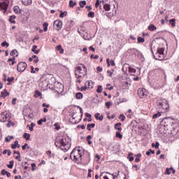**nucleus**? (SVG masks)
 <instances>
[{"label": "nucleus", "mask_w": 179, "mask_h": 179, "mask_svg": "<svg viewBox=\"0 0 179 179\" xmlns=\"http://www.w3.org/2000/svg\"><path fill=\"white\" fill-rule=\"evenodd\" d=\"M138 94L141 99H145L148 96V92L143 88H139L138 90Z\"/></svg>", "instance_id": "8"}, {"label": "nucleus", "mask_w": 179, "mask_h": 179, "mask_svg": "<svg viewBox=\"0 0 179 179\" xmlns=\"http://www.w3.org/2000/svg\"><path fill=\"white\" fill-rule=\"evenodd\" d=\"M7 80H8V82L11 83V82H13V80H15V78L14 77H10V78L8 77L7 78Z\"/></svg>", "instance_id": "53"}, {"label": "nucleus", "mask_w": 179, "mask_h": 179, "mask_svg": "<svg viewBox=\"0 0 179 179\" xmlns=\"http://www.w3.org/2000/svg\"><path fill=\"white\" fill-rule=\"evenodd\" d=\"M31 61H34V64H37L40 61V59H38V57H37V55H32L29 59V62H31Z\"/></svg>", "instance_id": "12"}, {"label": "nucleus", "mask_w": 179, "mask_h": 179, "mask_svg": "<svg viewBox=\"0 0 179 179\" xmlns=\"http://www.w3.org/2000/svg\"><path fill=\"white\" fill-rule=\"evenodd\" d=\"M85 117H87V118H90L92 117V115H90V113H86Z\"/></svg>", "instance_id": "64"}, {"label": "nucleus", "mask_w": 179, "mask_h": 179, "mask_svg": "<svg viewBox=\"0 0 179 179\" xmlns=\"http://www.w3.org/2000/svg\"><path fill=\"white\" fill-rule=\"evenodd\" d=\"M86 72H87V69H86V66H85V65L83 64H80L79 66H78L76 69V71H75L76 78H77V79L83 78L85 75H86Z\"/></svg>", "instance_id": "3"}, {"label": "nucleus", "mask_w": 179, "mask_h": 179, "mask_svg": "<svg viewBox=\"0 0 179 179\" xmlns=\"http://www.w3.org/2000/svg\"><path fill=\"white\" fill-rule=\"evenodd\" d=\"M13 139V136H8V137L6 138V142H10Z\"/></svg>", "instance_id": "46"}, {"label": "nucleus", "mask_w": 179, "mask_h": 179, "mask_svg": "<svg viewBox=\"0 0 179 179\" xmlns=\"http://www.w3.org/2000/svg\"><path fill=\"white\" fill-rule=\"evenodd\" d=\"M169 107V101H167V100L160 99L157 101L156 108L162 111V113H167Z\"/></svg>", "instance_id": "1"}, {"label": "nucleus", "mask_w": 179, "mask_h": 179, "mask_svg": "<svg viewBox=\"0 0 179 179\" xmlns=\"http://www.w3.org/2000/svg\"><path fill=\"white\" fill-rule=\"evenodd\" d=\"M43 31H47V30H48V23L44 22L43 24Z\"/></svg>", "instance_id": "37"}, {"label": "nucleus", "mask_w": 179, "mask_h": 179, "mask_svg": "<svg viewBox=\"0 0 179 179\" xmlns=\"http://www.w3.org/2000/svg\"><path fill=\"white\" fill-rule=\"evenodd\" d=\"M110 62L111 66H115V63L114 62V60L112 59L110 61Z\"/></svg>", "instance_id": "63"}, {"label": "nucleus", "mask_w": 179, "mask_h": 179, "mask_svg": "<svg viewBox=\"0 0 179 179\" xmlns=\"http://www.w3.org/2000/svg\"><path fill=\"white\" fill-rule=\"evenodd\" d=\"M164 113L162 112L161 110H158L157 113H155L152 116L153 120H156V118H159L162 117V114H164Z\"/></svg>", "instance_id": "16"}, {"label": "nucleus", "mask_w": 179, "mask_h": 179, "mask_svg": "<svg viewBox=\"0 0 179 179\" xmlns=\"http://www.w3.org/2000/svg\"><path fill=\"white\" fill-rule=\"evenodd\" d=\"M76 1L73 2V1H72V0L69 1V6H70V8H73V6H76Z\"/></svg>", "instance_id": "43"}, {"label": "nucleus", "mask_w": 179, "mask_h": 179, "mask_svg": "<svg viewBox=\"0 0 179 179\" xmlns=\"http://www.w3.org/2000/svg\"><path fill=\"white\" fill-rule=\"evenodd\" d=\"M113 103L110 102V101H107L105 103V106H106L107 108H110V107H111Z\"/></svg>", "instance_id": "50"}, {"label": "nucleus", "mask_w": 179, "mask_h": 179, "mask_svg": "<svg viewBox=\"0 0 179 179\" xmlns=\"http://www.w3.org/2000/svg\"><path fill=\"white\" fill-rule=\"evenodd\" d=\"M99 9H102L101 4L100 3V0H96V1L95 3V8H99Z\"/></svg>", "instance_id": "38"}, {"label": "nucleus", "mask_w": 179, "mask_h": 179, "mask_svg": "<svg viewBox=\"0 0 179 179\" xmlns=\"http://www.w3.org/2000/svg\"><path fill=\"white\" fill-rule=\"evenodd\" d=\"M154 58H155V59H157L158 61H162V59H164V55H162V54L157 53V52H156L154 55Z\"/></svg>", "instance_id": "13"}, {"label": "nucleus", "mask_w": 179, "mask_h": 179, "mask_svg": "<svg viewBox=\"0 0 179 179\" xmlns=\"http://www.w3.org/2000/svg\"><path fill=\"white\" fill-rule=\"evenodd\" d=\"M46 155L48 156V159H50L51 157V151H47Z\"/></svg>", "instance_id": "61"}, {"label": "nucleus", "mask_w": 179, "mask_h": 179, "mask_svg": "<svg viewBox=\"0 0 179 179\" xmlns=\"http://www.w3.org/2000/svg\"><path fill=\"white\" fill-rule=\"evenodd\" d=\"M165 174H167L168 176H170V174H171V172H170V169L167 168L166 171H165Z\"/></svg>", "instance_id": "56"}, {"label": "nucleus", "mask_w": 179, "mask_h": 179, "mask_svg": "<svg viewBox=\"0 0 179 179\" xmlns=\"http://www.w3.org/2000/svg\"><path fill=\"white\" fill-rule=\"evenodd\" d=\"M94 127H96V124L94 123L88 124L87 125V131H92V128H94Z\"/></svg>", "instance_id": "26"}, {"label": "nucleus", "mask_w": 179, "mask_h": 179, "mask_svg": "<svg viewBox=\"0 0 179 179\" xmlns=\"http://www.w3.org/2000/svg\"><path fill=\"white\" fill-rule=\"evenodd\" d=\"M157 53L161 54V55H164V48H158Z\"/></svg>", "instance_id": "29"}, {"label": "nucleus", "mask_w": 179, "mask_h": 179, "mask_svg": "<svg viewBox=\"0 0 179 179\" xmlns=\"http://www.w3.org/2000/svg\"><path fill=\"white\" fill-rule=\"evenodd\" d=\"M129 72L131 75H135V73H136V69L130 67L129 68Z\"/></svg>", "instance_id": "35"}, {"label": "nucleus", "mask_w": 179, "mask_h": 179, "mask_svg": "<svg viewBox=\"0 0 179 179\" xmlns=\"http://www.w3.org/2000/svg\"><path fill=\"white\" fill-rule=\"evenodd\" d=\"M1 173L2 176H6L8 178L10 177V173L7 171L5 169H2Z\"/></svg>", "instance_id": "24"}, {"label": "nucleus", "mask_w": 179, "mask_h": 179, "mask_svg": "<svg viewBox=\"0 0 179 179\" xmlns=\"http://www.w3.org/2000/svg\"><path fill=\"white\" fill-rule=\"evenodd\" d=\"M70 159L73 162L77 160H82V150L80 147H76L70 154Z\"/></svg>", "instance_id": "2"}, {"label": "nucleus", "mask_w": 179, "mask_h": 179, "mask_svg": "<svg viewBox=\"0 0 179 179\" xmlns=\"http://www.w3.org/2000/svg\"><path fill=\"white\" fill-rule=\"evenodd\" d=\"M148 30H150V31H155V30H157V28L155 24H151L148 26Z\"/></svg>", "instance_id": "23"}, {"label": "nucleus", "mask_w": 179, "mask_h": 179, "mask_svg": "<svg viewBox=\"0 0 179 179\" xmlns=\"http://www.w3.org/2000/svg\"><path fill=\"white\" fill-rule=\"evenodd\" d=\"M22 5H24V6H30L31 3H33V0H20Z\"/></svg>", "instance_id": "15"}, {"label": "nucleus", "mask_w": 179, "mask_h": 179, "mask_svg": "<svg viewBox=\"0 0 179 179\" xmlns=\"http://www.w3.org/2000/svg\"><path fill=\"white\" fill-rule=\"evenodd\" d=\"M79 5L81 8H85L86 6V1H80Z\"/></svg>", "instance_id": "42"}, {"label": "nucleus", "mask_w": 179, "mask_h": 179, "mask_svg": "<svg viewBox=\"0 0 179 179\" xmlns=\"http://www.w3.org/2000/svg\"><path fill=\"white\" fill-rule=\"evenodd\" d=\"M8 6H9L8 0H4L3 2L0 3V9H1V10H4V12L7 10Z\"/></svg>", "instance_id": "9"}, {"label": "nucleus", "mask_w": 179, "mask_h": 179, "mask_svg": "<svg viewBox=\"0 0 179 179\" xmlns=\"http://www.w3.org/2000/svg\"><path fill=\"white\" fill-rule=\"evenodd\" d=\"M68 15V12L64 11L62 12L61 11L60 15H59V17H64V16H66Z\"/></svg>", "instance_id": "45"}, {"label": "nucleus", "mask_w": 179, "mask_h": 179, "mask_svg": "<svg viewBox=\"0 0 179 179\" xmlns=\"http://www.w3.org/2000/svg\"><path fill=\"white\" fill-rule=\"evenodd\" d=\"M106 73H108V75L110 78H111V76H113V71L108 70Z\"/></svg>", "instance_id": "55"}, {"label": "nucleus", "mask_w": 179, "mask_h": 179, "mask_svg": "<svg viewBox=\"0 0 179 179\" xmlns=\"http://www.w3.org/2000/svg\"><path fill=\"white\" fill-rule=\"evenodd\" d=\"M94 83L93 81L92 80H87L85 83V86H87V87H88V89H93V86H94Z\"/></svg>", "instance_id": "18"}, {"label": "nucleus", "mask_w": 179, "mask_h": 179, "mask_svg": "<svg viewBox=\"0 0 179 179\" xmlns=\"http://www.w3.org/2000/svg\"><path fill=\"white\" fill-rule=\"evenodd\" d=\"M137 40L138 43H145V38H143L142 36H138Z\"/></svg>", "instance_id": "39"}, {"label": "nucleus", "mask_w": 179, "mask_h": 179, "mask_svg": "<svg viewBox=\"0 0 179 179\" xmlns=\"http://www.w3.org/2000/svg\"><path fill=\"white\" fill-rule=\"evenodd\" d=\"M69 137L67 138H63L61 141H60V145H62V147L64 148V146H66L67 143H69Z\"/></svg>", "instance_id": "11"}, {"label": "nucleus", "mask_w": 179, "mask_h": 179, "mask_svg": "<svg viewBox=\"0 0 179 179\" xmlns=\"http://www.w3.org/2000/svg\"><path fill=\"white\" fill-rule=\"evenodd\" d=\"M10 117H9V114L8 112H2L0 115V122H6V121H9Z\"/></svg>", "instance_id": "6"}, {"label": "nucleus", "mask_w": 179, "mask_h": 179, "mask_svg": "<svg viewBox=\"0 0 179 179\" xmlns=\"http://www.w3.org/2000/svg\"><path fill=\"white\" fill-rule=\"evenodd\" d=\"M16 100H17V99L16 98H13L12 101H11V103L13 104V106H15V104H16Z\"/></svg>", "instance_id": "58"}, {"label": "nucleus", "mask_w": 179, "mask_h": 179, "mask_svg": "<svg viewBox=\"0 0 179 179\" xmlns=\"http://www.w3.org/2000/svg\"><path fill=\"white\" fill-rule=\"evenodd\" d=\"M159 146H160V143H159V142H156V143H152V147L155 148V149H159Z\"/></svg>", "instance_id": "40"}, {"label": "nucleus", "mask_w": 179, "mask_h": 179, "mask_svg": "<svg viewBox=\"0 0 179 179\" xmlns=\"http://www.w3.org/2000/svg\"><path fill=\"white\" fill-rule=\"evenodd\" d=\"M76 99H78L79 100H80L81 99H83V94H82L81 92H78L76 94Z\"/></svg>", "instance_id": "31"}, {"label": "nucleus", "mask_w": 179, "mask_h": 179, "mask_svg": "<svg viewBox=\"0 0 179 179\" xmlns=\"http://www.w3.org/2000/svg\"><path fill=\"white\" fill-rule=\"evenodd\" d=\"M116 138H119V139H122V136L120 131L116 132Z\"/></svg>", "instance_id": "51"}, {"label": "nucleus", "mask_w": 179, "mask_h": 179, "mask_svg": "<svg viewBox=\"0 0 179 179\" xmlns=\"http://www.w3.org/2000/svg\"><path fill=\"white\" fill-rule=\"evenodd\" d=\"M43 122H47V118L43 117L37 122L38 125H43Z\"/></svg>", "instance_id": "27"}, {"label": "nucleus", "mask_w": 179, "mask_h": 179, "mask_svg": "<svg viewBox=\"0 0 179 179\" xmlns=\"http://www.w3.org/2000/svg\"><path fill=\"white\" fill-rule=\"evenodd\" d=\"M57 125H58V124H57V123H55V124H54V127H55V129H56L57 131H59V129H61V127L57 126Z\"/></svg>", "instance_id": "54"}, {"label": "nucleus", "mask_w": 179, "mask_h": 179, "mask_svg": "<svg viewBox=\"0 0 179 179\" xmlns=\"http://www.w3.org/2000/svg\"><path fill=\"white\" fill-rule=\"evenodd\" d=\"M16 52H17V50H13L10 52V55H12V56L16 55Z\"/></svg>", "instance_id": "52"}, {"label": "nucleus", "mask_w": 179, "mask_h": 179, "mask_svg": "<svg viewBox=\"0 0 179 179\" xmlns=\"http://www.w3.org/2000/svg\"><path fill=\"white\" fill-rule=\"evenodd\" d=\"M96 92H97V93H101V92H103V88H102L101 85H98Z\"/></svg>", "instance_id": "47"}, {"label": "nucleus", "mask_w": 179, "mask_h": 179, "mask_svg": "<svg viewBox=\"0 0 179 179\" xmlns=\"http://www.w3.org/2000/svg\"><path fill=\"white\" fill-rule=\"evenodd\" d=\"M27 68V64L24 62H20L17 66V71L19 72H24Z\"/></svg>", "instance_id": "5"}, {"label": "nucleus", "mask_w": 179, "mask_h": 179, "mask_svg": "<svg viewBox=\"0 0 179 179\" xmlns=\"http://www.w3.org/2000/svg\"><path fill=\"white\" fill-rule=\"evenodd\" d=\"M134 154L132 152H130L128 154L127 159H129V162H134V157H132Z\"/></svg>", "instance_id": "32"}, {"label": "nucleus", "mask_w": 179, "mask_h": 179, "mask_svg": "<svg viewBox=\"0 0 179 179\" xmlns=\"http://www.w3.org/2000/svg\"><path fill=\"white\" fill-rule=\"evenodd\" d=\"M122 125V124H121V122L115 124V129H117L119 131H122V128H121Z\"/></svg>", "instance_id": "20"}, {"label": "nucleus", "mask_w": 179, "mask_h": 179, "mask_svg": "<svg viewBox=\"0 0 179 179\" xmlns=\"http://www.w3.org/2000/svg\"><path fill=\"white\" fill-rule=\"evenodd\" d=\"M11 148H12V149H16V148H20V145H19V141H15L14 142V144L11 145Z\"/></svg>", "instance_id": "21"}, {"label": "nucleus", "mask_w": 179, "mask_h": 179, "mask_svg": "<svg viewBox=\"0 0 179 179\" xmlns=\"http://www.w3.org/2000/svg\"><path fill=\"white\" fill-rule=\"evenodd\" d=\"M15 19H16V15H11L10 16L9 22H10V23H13V24H15L16 23Z\"/></svg>", "instance_id": "25"}, {"label": "nucleus", "mask_w": 179, "mask_h": 179, "mask_svg": "<svg viewBox=\"0 0 179 179\" xmlns=\"http://www.w3.org/2000/svg\"><path fill=\"white\" fill-rule=\"evenodd\" d=\"M41 95H42L41 92L38 90H36L35 92V94L34 96L35 99H37L38 97H40V96H41Z\"/></svg>", "instance_id": "34"}, {"label": "nucleus", "mask_w": 179, "mask_h": 179, "mask_svg": "<svg viewBox=\"0 0 179 179\" xmlns=\"http://www.w3.org/2000/svg\"><path fill=\"white\" fill-rule=\"evenodd\" d=\"M88 17H94V12L93 11H90L88 15H87Z\"/></svg>", "instance_id": "48"}, {"label": "nucleus", "mask_w": 179, "mask_h": 179, "mask_svg": "<svg viewBox=\"0 0 179 179\" xmlns=\"http://www.w3.org/2000/svg\"><path fill=\"white\" fill-rule=\"evenodd\" d=\"M42 107H46V108H50V104H46L45 103H43L42 104Z\"/></svg>", "instance_id": "60"}, {"label": "nucleus", "mask_w": 179, "mask_h": 179, "mask_svg": "<svg viewBox=\"0 0 179 179\" xmlns=\"http://www.w3.org/2000/svg\"><path fill=\"white\" fill-rule=\"evenodd\" d=\"M55 89L58 93H62V92H64V85L59 83H57L55 85Z\"/></svg>", "instance_id": "10"}, {"label": "nucleus", "mask_w": 179, "mask_h": 179, "mask_svg": "<svg viewBox=\"0 0 179 179\" xmlns=\"http://www.w3.org/2000/svg\"><path fill=\"white\" fill-rule=\"evenodd\" d=\"M10 164H7L8 169H13V165L15 164V161L11 160L9 162Z\"/></svg>", "instance_id": "33"}, {"label": "nucleus", "mask_w": 179, "mask_h": 179, "mask_svg": "<svg viewBox=\"0 0 179 179\" xmlns=\"http://www.w3.org/2000/svg\"><path fill=\"white\" fill-rule=\"evenodd\" d=\"M1 47H9V43L5 41L1 43Z\"/></svg>", "instance_id": "49"}, {"label": "nucleus", "mask_w": 179, "mask_h": 179, "mask_svg": "<svg viewBox=\"0 0 179 179\" xmlns=\"http://www.w3.org/2000/svg\"><path fill=\"white\" fill-rule=\"evenodd\" d=\"M87 90V86L85 85V86L81 87L80 91H81V92H83V91H85V90Z\"/></svg>", "instance_id": "57"}, {"label": "nucleus", "mask_w": 179, "mask_h": 179, "mask_svg": "<svg viewBox=\"0 0 179 179\" xmlns=\"http://www.w3.org/2000/svg\"><path fill=\"white\" fill-rule=\"evenodd\" d=\"M125 115L124 114H121L120 116H119V120H121L122 122H124L125 121Z\"/></svg>", "instance_id": "44"}, {"label": "nucleus", "mask_w": 179, "mask_h": 179, "mask_svg": "<svg viewBox=\"0 0 179 179\" xmlns=\"http://www.w3.org/2000/svg\"><path fill=\"white\" fill-rule=\"evenodd\" d=\"M13 10L16 15H20V13H22V10H20V8L18 6H14Z\"/></svg>", "instance_id": "19"}, {"label": "nucleus", "mask_w": 179, "mask_h": 179, "mask_svg": "<svg viewBox=\"0 0 179 179\" xmlns=\"http://www.w3.org/2000/svg\"><path fill=\"white\" fill-rule=\"evenodd\" d=\"M55 145L56 148H60V149L62 150H64V152H68V149H66L65 148H62V145L61 144V141H55Z\"/></svg>", "instance_id": "14"}, {"label": "nucleus", "mask_w": 179, "mask_h": 179, "mask_svg": "<svg viewBox=\"0 0 179 179\" xmlns=\"http://www.w3.org/2000/svg\"><path fill=\"white\" fill-rule=\"evenodd\" d=\"M31 73H36V71H34V67L33 66H30Z\"/></svg>", "instance_id": "59"}, {"label": "nucleus", "mask_w": 179, "mask_h": 179, "mask_svg": "<svg viewBox=\"0 0 179 179\" xmlns=\"http://www.w3.org/2000/svg\"><path fill=\"white\" fill-rule=\"evenodd\" d=\"M103 9L108 12V10H110L111 9V6L108 3L103 4Z\"/></svg>", "instance_id": "28"}, {"label": "nucleus", "mask_w": 179, "mask_h": 179, "mask_svg": "<svg viewBox=\"0 0 179 179\" xmlns=\"http://www.w3.org/2000/svg\"><path fill=\"white\" fill-rule=\"evenodd\" d=\"M23 138L26 139V141H30V134L24 133Z\"/></svg>", "instance_id": "30"}, {"label": "nucleus", "mask_w": 179, "mask_h": 179, "mask_svg": "<svg viewBox=\"0 0 179 179\" xmlns=\"http://www.w3.org/2000/svg\"><path fill=\"white\" fill-rule=\"evenodd\" d=\"M95 118L96 120H99V121H103V120H104V116L100 115V113H98L95 114Z\"/></svg>", "instance_id": "22"}, {"label": "nucleus", "mask_w": 179, "mask_h": 179, "mask_svg": "<svg viewBox=\"0 0 179 179\" xmlns=\"http://www.w3.org/2000/svg\"><path fill=\"white\" fill-rule=\"evenodd\" d=\"M22 157L20 156V155H18V156H16L15 157V159H17V160H18V162H22V159H20Z\"/></svg>", "instance_id": "62"}, {"label": "nucleus", "mask_w": 179, "mask_h": 179, "mask_svg": "<svg viewBox=\"0 0 179 179\" xmlns=\"http://www.w3.org/2000/svg\"><path fill=\"white\" fill-rule=\"evenodd\" d=\"M169 23H170V24H171L172 27H176V20L175 19L169 20Z\"/></svg>", "instance_id": "36"}, {"label": "nucleus", "mask_w": 179, "mask_h": 179, "mask_svg": "<svg viewBox=\"0 0 179 179\" xmlns=\"http://www.w3.org/2000/svg\"><path fill=\"white\" fill-rule=\"evenodd\" d=\"M62 24H63L62 21H61L59 20H55L54 22V27H55V30H57V31H59V30H61V29H62Z\"/></svg>", "instance_id": "7"}, {"label": "nucleus", "mask_w": 179, "mask_h": 179, "mask_svg": "<svg viewBox=\"0 0 179 179\" xmlns=\"http://www.w3.org/2000/svg\"><path fill=\"white\" fill-rule=\"evenodd\" d=\"M104 173L110 174V176H112L113 179H115V178H117V179H127V175L123 172L118 171L117 176L114 174L110 173L109 172H103L101 173V176H103V174H104Z\"/></svg>", "instance_id": "4"}, {"label": "nucleus", "mask_w": 179, "mask_h": 179, "mask_svg": "<svg viewBox=\"0 0 179 179\" xmlns=\"http://www.w3.org/2000/svg\"><path fill=\"white\" fill-rule=\"evenodd\" d=\"M7 96H9V92H8V90L5 89L1 92L0 97L5 99V97H7Z\"/></svg>", "instance_id": "17"}, {"label": "nucleus", "mask_w": 179, "mask_h": 179, "mask_svg": "<svg viewBox=\"0 0 179 179\" xmlns=\"http://www.w3.org/2000/svg\"><path fill=\"white\" fill-rule=\"evenodd\" d=\"M150 153H152V155H155V150H152V149H150L148 151H147L145 152V155L147 156H150Z\"/></svg>", "instance_id": "41"}]
</instances>
